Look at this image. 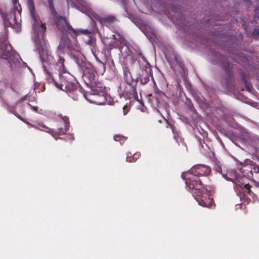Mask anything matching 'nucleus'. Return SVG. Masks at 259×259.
<instances>
[{
	"label": "nucleus",
	"mask_w": 259,
	"mask_h": 259,
	"mask_svg": "<svg viewBox=\"0 0 259 259\" xmlns=\"http://www.w3.org/2000/svg\"><path fill=\"white\" fill-rule=\"evenodd\" d=\"M27 6L32 20L34 33L32 39L39 52L45 71L51 78L57 88L66 92L73 100H77V97L82 93L77 84L73 82V76L65 69L64 65V59L61 55L64 53L66 49L70 52H78L79 46L76 37L82 34L87 37V39L84 38V42L90 46L92 53L96 60L101 62L97 56L99 51L97 48L96 39L94 37L93 31L88 29H71L72 33H70V35L74 39L73 42L71 41L67 36L62 37L58 47L59 59L57 63L55 64L53 57L47 50L43 48L42 44L45 42L44 34L46 28L35 12L33 0H27Z\"/></svg>",
	"instance_id": "1"
},
{
	"label": "nucleus",
	"mask_w": 259,
	"mask_h": 259,
	"mask_svg": "<svg viewBox=\"0 0 259 259\" xmlns=\"http://www.w3.org/2000/svg\"><path fill=\"white\" fill-rule=\"evenodd\" d=\"M210 171L211 169L209 166L199 164L193 167L189 171L182 173V177L186 179L187 188L192 190V195L199 205L209 209H213V200L207 193H204L205 190L198 177V176H207Z\"/></svg>",
	"instance_id": "2"
},
{
	"label": "nucleus",
	"mask_w": 259,
	"mask_h": 259,
	"mask_svg": "<svg viewBox=\"0 0 259 259\" xmlns=\"http://www.w3.org/2000/svg\"><path fill=\"white\" fill-rule=\"evenodd\" d=\"M68 5H71L72 7H76L81 12L85 13L87 15L92 18V12L88 6L87 3L84 0H66ZM49 5L51 11L54 15L56 26L59 30L63 34V36H66V33L70 35L71 29H73L71 26L68 23L66 20L59 16L55 10L53 0H48Z\"/></svg>",
	"instance_id": "3"
},
{
	"label": "nucleus",
	"mask_w": 259,
	"mask_h": 259,
	"mask_svg": "<svg viewBox=\"0 0 259 259\" xmlns=\"http://www.w3.org/2000/svg\"><path fill=\"white\" fill-rule=\"evenodd\" d=\"M0 58L7 60L11 68L13 67V64L17 66V64L19 63V54L16 52L12 51L11 46L7 41L5 36L3 40L0 39Z\"/></svg>",
	"instance_id": "4"
},
{
	"label": "nucleus",
	"mask_w": 259,
	"mask_h": 259,
	"mask_svg": "<svg viewBox=\"0 0 259 259\" xmlns=\"http://www.w3.org/2000/svg\"><path fill=\"white\" fill-rule=\"evenodd\" d=\"M82 77L85 83L94 92V88L96 85V76L95 70L91 66L85 67L83 69Z\"/></svg>",
	"instance_id": "5"
},
{
	"label": "nucleus",
	"mask_w": 259,
	"mask_h": 259,
	"mask_svg": "<svg viewBox=\"0 0 259 259\" xmlns=\"http://www.w3.org/2000/svg\"><path fill=\"white\" fill-rule=\"evenodd\" d=\"M4 23L5 27H11L17 32L21 30V25L16 17L14 11L3 15Z\"/></svg>",
	"instance_id": "6"
},
{
	"label": "nucleus",
	"mask_w": 259,
	"mask_h": 259,
	"mask_svg": "<svg viewBox=\"0 0 259 259\" xmlns=\"http://www.w3.org/2000/svg\"><path fill=\"white\" fill-rule=\"evenodd\" d=\"M241 170L243 171V176L249 178L252 177L253 173H259V165L249 161V164L243 166Z\"/></svg>",
	"instance_id": "7"
},
{
	"label": "nucleus",
	"mask_w": 259,
	"mask_h": 259,
	"mask_svg": "<svg viewBox=\"0 0 259 259\" xmlns=\"http://www.w3.org/2000/svg\"><path fill=\"white\" fill-rule=\"evenodd\" d=\"M235 179L236 181L235 183L238 185L241 189H242L246 193H249L250 192V186L247 184H244L242 183L240 180L238 175H237L235 173Z\"/></svg>",
	"instance_id": "8"
},
{
	"label": "nucleus",
	"mask_w": 259,
	"mask_h": 259,
	"mask_svg": "<svg viewBox=\"0 0 259 259\" xmlns=\"http://www.w3.org/2000/svg\"><path fill=\"white\" fill-rule=\"evenodd\" d=\"M115 20V18L112 16H108L104 17H102L100 19L101 23L103 25H106L107 26H108L110 23L114 22Z\"/></svg>",
	"instance_id": "9"
},
{
	"label": "nucleus",
	"mask_w": 259,
	"mask_h": 259,
	"mask_svg": "<svg viewBox=\"0 0 259 259\" xmlns=\"http://www.w3.org/2000/svg\"><path fill=\"white\" fill-rule=\"evenodd\" d=\"M139 157V154H134V156H133V158H131L130 155H129V154H127V158H126V161H128V162H133V161H135L136 159H137Z\"/></svg>",
	"instance_id": "10"
},
{
	"label": "nucleus",
	"mask_w": 259,
	"mask_h": 259,
	"mask_svg": "<svg viewBox=\"0 0 259 259\" xmlns=\"http://www.w3.org/2000/svg\"><path fill=\"white\" fill-rule=\"evenodd\" d=\"M124 138L123 137H122L120 135H115L114 137V140L116 141H120V140H121V139H124Z\"/></svg>",
	"instance_id": "11"
},
{
	"label": "nucleus",
	"mask_w": 259,
	"mask_h": 259,
	"mask_svg": "<svg viewBox=\"0 0 259 259\" xmlns=\"http://www.w3.org/2000/svg\"><path fill=\"white\" fill-rule=\"evenodd\" d=\"M253 35L256 38L259 37V30L257 29H254L253 31Z\"/></svg>",
	"instance_id": "12"
},
{
	"label": "nucleus",
	"mask_w": 259,
	"mask_h": 259,
	"mask_svg": "<svg viewBox=\"0 0 259 259\" xmlns=\"http://www.w3.org/2000/svg\"><path fill=\"white\" fill-rule=\"evenodd\" d=\"M119 39H120V40H119L120 41V43L121 45H126L127 41H126V40L124 38H122V37L120 36L119 37Z\"/></svg>",
	"instance_id": "13"
},
{
	"label": "nucleus",
	"mask_w": 259,
	"mask_h": 259,
	"mask_svg": "<svg viewBox=\"0 0 259 259\" xmlns=\"http://www.w3.org/2000/svg\"><path fill=\"white\" fill-rule=\"evenodd\" d=\"M42 127L44 128L43 129H42V131H45L46 132H49L50 131V129L48 127L46 126H42Z\"/></svg>",
	"instance_id": "14"
},
{
	"label": "nucleus",
	"mask_w": 259,
	"mask_h": 259,
	"mask_svg": "<svg viewBox=\"0 0 259 259\" xmlns=\"http://www.w3.org/2000/svg\"><path fill=\"white\" fill-rule=\"evenodd\" d=\"M138 55L143 61H146L145 57L141 53H139Z\"/></svg>",
	"instance_id": "15"
},
{
	"label": "nucleus",
	"mask_w": 259,
	"mask_h": 259,
	"mask_svg": "<svg viewBox=\"0 0 259 259\" xmlns=\"http://www.w3.org/2000/svg\"><path fill=\"white\" fill-rule=\"evenodd\" d=\"M127 108V106H124L123 107V115H126L127 113V111H126L125 110V108Z\"/></svg>",
	"instance_id": "16"
},
{
	"label": "nucleus",
	"mask_w": 259,
	"mask_h": 259,
	"mask_svg": "<svg viewBox=\"0 0 259 259\" xmlns=\"http://www.w3.org/2000/svg\"><path fill=\"white\" fill-rule=\"evenodd\" d=\"M64 122H65V128L66 129L67 128H68V125L69 123L67 119L64 120Z\"/></svg>",
	"instance_id": "17"
},
{
	"label": "nucleus",
	"mask_w": 259,
	"mask_h": 259,
	"mask_svg": "<svg viewBox=\"0 0 259 259\" xmlns=\"http://www.w3.org/2000/svg\"><path fill=\"white\" fill-rule=\"evenodd\" d=\"M132 90H133V92L134 94H135V95L137 96V92H136V90L135 88H133L132 89Z\"/></svg>",
	"instance_id": "18"
},
{
	"label": "nucleus",
	"mask_w": 259,
	"mask_h": 259,
	"mask_svg": "<svg viewBox=\"0 0 259 259\" xmlns=\"http://www.w3.org/2000/svg\"><path fill=\"white\" fill-rule=\"evenodd\" d=\"M26 99V96H24L23 97H22L21 99H20V101L22 102V101H23L24 100H25Z\"/></svg>",
	"instance_id": "19"
},
{
	"label": "nucleus",
	"mask_w": 259,
	"mask_h": 259,
	"mask_svg": "<svg viewBox=\"0 0 259 259\" xmlns=\"http://www.w3.org/2000/svg\"><path fill=\"white\" fill-rule=\"evenodd\" d=\"M96 102L97 103L99 104H102L103 103V102H98V101H96Z\"/></svg>",
	"instance_id": "20"
},
{
	"label": "nucleus",
	"mask_w": 259,
	"mask_h": 259,
	"mask_svg": "<svg viewBox=\"0 0 259 259\" xmlns=\"http://www.w3.org/2000/svg\"><path fill=\"white\" fill-rule=\"evenodd\" d=\"M113 38L114 39H116V38H115V35H113Z\"/></svg>",
	"instance_id": "21"
},
{
	"label": "nucleus",
	"mask_w": 259,
	"mask_h": 259,
	"mask_svg": "<svg viewBox=\"0 0 259 259\" xmlns=\"http://www.w3.org/2000/svg\"><path fill=\"white\" fill-rule=\"evenodd\" d=\"M17 117H18V118H20V119H21V120H22V119L20 116H17Z\"/></svg>",
	"instance_id": "22"
},
{
	"label": "nucleus",
	"mask_w": 259,
	"mask_h": 259,
	"mask_svg": "<svg viewBox=\"0 0 259 259\" xmlns=\"http://www.w3.org/2000/svg\"><path fill=\"white\" fill-rule=\"evenodd\" d=\"M59 134H61V132H58Z\"/></svg>",
	"instance_id": "23"
},
{
	"label": "nucleus",
	"mask_w": 259,
	"mask_h": 259,
	"mask_svg": "<svg viewBox=\"0 0 259 259\" xmlns=\"http://www.w3.org/2000/svg\"><path fill=\"white\" fill-rule=\"evenodd\" d=\"M258 160H259V158H258Z\"/></svg>",
	"instance_id": "24"
}]
</instances>
